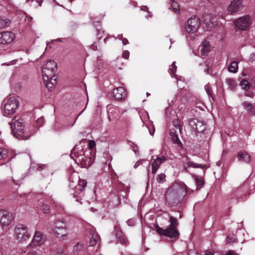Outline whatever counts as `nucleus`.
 <instances>
[{
	"label": "nucleus",
	"instance_id": "de8ad7c7",
	"mask_svg": "<svg viewBox=\"0 0 255 255\" xmlns=\"http://www.w3.org/2000/svg\"><path fill=\"white\" fill-rule=\"evenodd\" d=\"M143 161V160H138V161H137V162L134 164V166H133V167H134V168H137V167L139 165H140V164L142 163V161Z\"/></svg>",
	"mask_w": 255,
	"mask_h": 255
},
{
	"label": "nucleus",
	"instance_id": "c03bdc74",
	"mask_svg": "<svg viewBox=\"0 0 255 255\" xmlns=\"http://www.w3.org/2000/svg\"><path fill=\"white\" fill-rule=\"evenodd\" d=\"M129 56V52L128 50H125L123 52V57L126 59H128Z\"/></svg>",
	"mask_w": 255,
	"mask_h": 255
},
{
	"label": "nucleus",
	"instance_id": "79ce46f5",
	"mask_svg": "<svg viewBox=\"0 0 255 255\" xmlns=\"http://www.w3.org/2000/svg\"><path fill=\"white\" fill-rule=\"evenodd\" d=\"M235 238L234 237V235H232V236H229L228 237H227L226 238V243L227 244H230V243H233L235 241Z\"/></svg>",
	"mask_w": 255,
	"mask_h": 255
},
{
	"label": "nucleus",
	"instance_id": "f704fd0d",
	"mask_svg": "<svg viewBox=\"0 0 255 255\" xmlns=\"http://www.w3.org/2000/svg\"><path fill=\"white\" fill-rule=\"evenodd\" d=\"M240 86L244 90L249 89L250 88V85L247 80H243L240 83Z\"/></svg>",
	"mask_w": 255,
	"mask_h": 255
},
{
	"label": "nucleus",
	"instance_id": "bb28decb",
	"mask_svg": "<svg viewBox=\"0 0 255 255\" xmlns=\"http://www.w3.org/2000/svg\"><path fill=\"white\" fill-rule=\"evenodd\" d=\"M192 177L195 180L197 185V189H199L204 183V180L201 178L195 175H192Z\"/></svg>",
	"mask_w": 255,
	"mask_h": 255
},
{
	"label": "nucleus",
	"instance_id": "37998d69",
	"mask_svg": "<svg viewBox=\"0 0 255 255\" xmlns=\"http://www.w3.org/2000/svg\"><path fill=\"white\" fill-rule=\"evenodd\" d=\"M54 255H64V249L61 248L57 249L55 251Z\"/></svg>",
	"mask_w": 255,
	"mask_h": 255
},
{
	"label": "nucleus",
	"instance_id": "8fccbe9b",
	"mask_svg": "<svg viewBox=\"0 0 255 255\" xmlns=\"http://www.w3.org/2000/svg\"><path fill=\"white\" fill-rule=\"evenodd\" d=\"M27 255H38V254L35 251H31L27 253Z\"/></svg>",
	"mask_w": 255,
	"mask_h": 255
},
{
	"label": "nucleus",
	"instance_id": "4be33fe9",
	"mask_svg": "<svg viewBox=\"0 0 255 255\" xmlns=\"http://www.w3.org/2000/svg\"><path fill=\"white\" fill-rule=\"evenodd\" d=\"M210 50V44L209 41H204L202 44L201 53L203 56H207Z\"/></svg>",
	"mask_w": 255,
	"mask_h": 255
},
{
	"label": "nucleus",
	"instance_id": "09e8293b",
	"mask_svg": "<svg viewBox=\"0 0 255 255\" xmlns=\"http://www.w3.org/2000/svg\"><path fill=\"white\" fill-rule=\"evenodd\" d=\"M188 255H199V254L197 251L192 250L189 251Z\"/></svg>",
	"mask_w": 255,
	"mask_h": 255
},
{
	"label": "nucleus",
	"instance_id": "6e6d98bb",
	"mask_svg": "<svg viewBox=\"0 0 255 255\" xmlns=\"http://www.w3.org/2000/svg\"><path fill=\"white\" fill-rule=\"evenodd\" d=\"M48 210H49V208L46 206V208H43V210H44L43 213H46V212H47Z\"/></svg>",
	"mask_w": 255,
	"mask_h": 255
},
{
	"label": "nucleus",
	"instance_id": "7ed1b4c3",
	"mask_svg": "<svg viewBox=\"0 0 255 255\" xmlns=\"http://www.w3.org/2000/svg\"><path fill=\"white\" fill-rule=\"evenodd\" d=\"M169 222H170V225L165 229L159 227H156L157 232L160 235L170 238H178L179 233L177 230V227L178 225L177 220L173 217H170Z\"/></svg>",
	"mask_w": 255,
	"mask_h": 255
},
{
	"label": "nucleus",
	"instance_id": "3c124183",
	"mask_svg": "<svg viewBox=\"0 0 255 255\" xmlns=\"http://www.w3.org/2000/svg\"><path fill=\"white\" fill-rule=\"evenodd\" d=\"M122 41L123 44L124 45L129 43L128 40L126 38H123Z\"/></svg>",
	"mask_w": 255,
	"mask_h": 255
},
{
	"label": "nucleus",
	"instance_id": "4c0bfd02",
	"mask_svg": "<svg viewBox=\"0 0 255 255\" xmlns=\"http://www.w3.org/2000/svg\"><path fill=\"white\" fill-rule=\"evenodd\" d=\"M83 249V245L81 243H78L74 247L73 251L75 253H78L79 251L82 250Z\"/></svg>",
	"mask_w": 255,
	"mask_h": 255
},
{
	"label": "nucleus",
	"instance_id": "ddd939ff",
	"mask_svg": "<svg viewBox=\"0 0 255 255\" xmlns=\"http://www.w3.org/2000/svg\"><path fill=\"white\" fill-rule=\"evenodd\" d=\"M46 240V237L41 232L35 231L32 240L29 245L36 247L43 244Z\"/></svg>",
	"mask_w": 255,
	"mask_h": 255
},
{
	"label": "nucleus",
	"instance_id": "338daca9",
	"mask_svg": "<svg viewBox=\"0 0 255 255\" xmlns=\"http://www.w3.org/2000/svg\"><path fill=\"white\" fill-rule=\"evenodd\" d=\"M133 151H134V152H136V150H133Z\"/></svg>",
	"mask_w": 255,
	"mask_h": 255
},
{
	"label": "nucleus",
	"instance_id": "f3484780",
	"mask_svg": "<svg viewBox=\"0 0 255 255\" xmlns=\"http://www.w3.org/2000/svg\"><path fill=\"white\" fill-rule=\"evenodd\" d=\"M89 233L90 236V246L94 247L100 242V236L94 228L90 229Z\"/></svg>",
	"mask_w": 255,
	"mask_h": 255
},
{
	"label": "nucleus",
	"instance_id": "6e6552de",
	"mask_svg": "<svg viewBox=\"0 0 255 255\" xmlns=\"http://www.w3.org/2000/svg\"><path fill=\"white\" fill-rule=\"evenodd\" d=\"M31 234L25 226L22 224L17 225L14 229V236L18 242H24L30 238Z\"/></svg>",
	"mask_w": 255,
	"mask_h": 255
},
{
	"label": "nucleus",
	"instance_id": "473e14b6",
	"mask_svg": "<svg viewBox=\"0 0 255 255\" xmlns=\"http://www.w3.org/2000/svg\"><path fill=\"white\" fill-rule=\"evenodd\" d=\"M46 165L45 164H42V165H35L34 163H31L30 164V169H34L36 168L38 170L40 171L41 169H43L46 167Z\"/></svg>",
	"mask_w": 255,
	"mask_h": 255
},
{
	"label": "nucleus",
	"instance_id": "b1692460",
	"mask_svg": "<svg viewBox=\"0 0 255 255\" xmlns=\"http://www.w3.org/2000/svg\"><path fill=\"white\" fill-rule=\"evenodd\" d=\"M170 135L174 143L178 144L179 146H181L182 143L175 133L174 129H171L170 130Z\"/></svg>",
	"mask_w": 255,
	"mask_h": 255
},
{
	"label": "nucleus",
	"instance_id": "0eeeda50",
	"mask_svg": "<svg viewBox=\"0 0 255 255\" xmlns=\"http://www.w3.org/2000/svg\"><path fill=\"white\" fill-rule=\"evenodd\" d=\"M200 25V18L196 16H192L186 21L184 31L188 34H194L197 32Z\"/></svg>",
	"mask_w": 255,
	"mask_h": 255
},
{
	"label": "nucleus",
	"instance_id": "f03ea898",
	"mask_svg": "<svg viewBox=\"0 0 255 255\" xmlns=\"http://www.w3.org/2000/svg\"><path fill=\"white\" fill-rule=\"evenodd\" d=\"M57 68V63L52 60L47 61L42 68L43 82L45 86L50 91L54 88L57 83L55 77Z\"/></svg>",
	"mask_w": 255,
	"mask_h": 255
},
{
	"label": "nucleus",
	"instance_id": "4468645a",
	"mask_svg": "<svg viewBox=\"0 0 255 255\" xmlns=\"http://www.w3.org/2000/svg\"><path fill=\"white\" fill-rule=\"evenodd\" d=\"M14 34L11 32H3L0 33V44L10 43L14 39Z\"/></svg>",
	"mask_w": 255,
	"mask_h": 255
},
{
	"label": "nucleus",
	"instance_id": "9b49d317",
	"mask_svg": "<svg viewBox=\"0 0 255 255\" xmlns=\"http://www.w3.org/2000/svg\"><path fill=\"white\" fill-rule=\"evenodd\" d=\"M13 219L11 213L4 210H0V224L2 226H8L10 225Z\"/></svg>",
	"mask_w": 255,
	"mask_h": 255
},
{
	"label": "nucleus",
	"instance_id": "c85d7f7f",
	"mask_svg": "<svg viewBox=\"0 0 255 255\" xmlns=\"http://www.w3.org/2000/svg\"><path fill=\"white\" fill-rule=\"evenodd\" d=\"M165 115L166 118L170 120L173 117H175V112L174 111L171 110L169 108H167L165 110Z\"/></svg>",
	"mask_w": 255,
	"mask_h": 255
},
{
	"label": "nucleus",
	"instance_id": "864d4df0",
	"mask_svg": "<svg viewBox=\"0 0 255 255\" xmlns=\"http://www.w3.org/2000/svg\"><path fill=\"white\" fill-rule=\"evenodd\" d=\"M205 255H213V253L208 251H206L205 252Z\"/></svg>",
	"mask_w": 255,
	"mask_h": 255
},
{
	"label": "nucleus",
	"instance_id": "774afa93",
	"mask_svg": "<svg viewBox=\"0 0 255 255\" xmlns=\"http://www.w3.org/2000/svg\"><path fill=\"white\" fill-rule=\"evenodd\" d=\"M80 114H79L78 116H77V118H78L79 117V116L80 115Z\"/></svg>",
	"mask_w": 255,
	"mask_h": 255
},
{
	"label": "nucleus",
	"instance_id": "5701e85b",
	"mask_svg": "<svg viewBox=\"0 0 255 255\" xmlns=\"http://www.w3.org/2000/svg\"><path fill=\"white\" fill-rule=\"evenodd\" d=\"M187 166L184 167V170L185 171H187V168L190 167H192L193 168H201L203 169L207 167L206 165H202L200 164L196 163L193 161L187 162Z\"/></svg>",
	"mask_w": 255,
	"mask_h": 255
},
{
	"label": "nucleus",
	"instance_id": "6ab92c4d",
	"mask_svg": "<svg viewBox=\"0 0 255 255\" xmlns=\"http://www.w3.org/2000/svg\"><path fill=\"white\" fill-rule=\"evenodd\" d=\"M114 97L117 100L125 98L126 93L123 87H120L114 89L113 92Z\"/></svg>",
	"mask_w": 255,
	"mask_h": 255
},
{
	"label": "nucleus",
	"instance_id": "69168bd1",
	"mask_svg": "<svg viewBox=\"0 0 255 255\" xmlns=\"http://www.w3.org/2000/svg\"><path fill=\"white\" fill-rule=\"evenodd\" d=\"M129 222H130V220H128V224H129Z\"/></svg>",
	"mask_w": 255,
	"mask_h": 255
},
{
	"label": "nucleus",
	"instance_id": "20e7f679",
	"mask_svg": "<svg viewBox=\"0 0 255 255\" xmlns=\"http://www.w3.org/2000/svg\"><path fill=\"white\" fill-rule=\"evenodd\" d=\"M8 124L11 126L12 134L15 138L18 139L26 140L30 137L29 135H26L24 132V126L22 119H20L17 120L13 119L12 121L9 122Z\"/></svg>",
	"mask_w": 255,
	"mask_h": 255
},
{
	"label": "nucleus",
	"instance_id": "c756f323",
	"mask_svg": "<svg viewBox=\"0 0 255 255\" xmlns=\"http://www.w3.org/2000/svg\"><path fill=\"white\" fill-rule=\"evenodd\" d=\"M175 61L173 62L172 65L170 66L168 71L169 73L170 74L172 77H174L175 72L176 71L177 67L175 65Z\"/></svg>",
	"mask_w": 255,
	"mask_h": 255
},
{
	"label": "nucleus",
	"instance_id": "72a5a7b5",
	"mask_svg": "<svg viewBox=\"0 0 255 255\" xmlns=\"http://www.w3.org/2000/svg\"><path fill=\"white\" fill-rule=\"evenodd\" d=\"M174 78H175L177 80L176 82L178 87L180 89H183L184 88V85H185L184 82L182 80H180L176 75H174Z\"/></svg>",
	"mask_w": 255,
	"mask_h": 255
},
{
	"label": "nucleus",
	"instance_id": "9d476101",
	"mask_svg": "<svg viewBox=\"0 0 255 255\" xmlns=\"http://www.w3.org/2000/svg\"><path fill=\"white\" fill-rule=\"evenodd\" d=\"M189 125L192 129L197 132H203L206 130V125L197 119H193L189 120Z\"/></svg>",
	"mask_w": 255,
	"mask_h": 255
},
{
	"label": "nucleus",
	"instance_id": "423d86ee",
	"mask_svg": "<svg viewBox=\"0 0 255 255\" xmlns=\"http://www.w3.org/2000/svg\"><path fill=\"white\" fill-rule=\"evenodd\" d=\"M3 115L5 116L12 115L19 106V101L15 97H11L3 101Z\"/></svg>",
	"mask_w": 255,
	"mask_h": 255
},
{
	"label": "nucleus",
	"instance_id": "58836bf2",
	"mask_svg": "<svg viewBox=\"0 0 255 255\" xmlns=\"http://www.w3.org/2000/svg\"><path fill=\"white\" fill-rule=\"evenodd\" d=\"M74 154V156L77 158L78 159V160L79 161H84V158H85V156H84L82 154H81L80 155H76L75 154V148H73V150H72V153L71 154V156H72V155Z\"/></svg>",
	"mask_w": 255,
	"mask_h": 255
},
{
	"label": "nucleus",
	"instance_id": "412c9836",
	"mask_svg": "<svg viewBox=\"0 0 255 255\" xmlns=\"http://www.w3.org/2000/svg\"><path fill=\"white\" fill-rule=\"evenodd\" d=\"M238 158L239 161L249 163L251 160L250 155L245 151H240L238 154Z\"/></svg>",
	"mask_w": 255,
	"mask_h": 255
},
{
	"label": "nucleus",
	"instance_id": "49530a36",
	"mask_svg": "<svg viewBox=\"0 0 255 255\" xmlns=\"http://www.w3.org/2000/svg\"><path fill=\"white\" fill-rule=\"evenodd\" d=\"M225 255H237V254L235 251L229 250L226 252Z\"/></svg>",
	"mask_w": 255,
	"mask_h": 255
},
{
	"label": "nucleus",
	"instance_id": "4d7b16f0",
	"mask_svg": "<svg viewBox=\"0 0 255 255\" xmlns=\"http://www.w3.org/2000/svg\"><path fill=\"white\" fill-rule=\"evenodd\" d=\"M209 68H207L205 70V72L209 74Z\"/></svg>",
	"mask_w": 255,
	"mask_h": 255
},
{
	"label": "nucleus",
	"instance_id": "a18cd8bd",
	"mask_svg": "<svg viewBox=\"0 0 255 255\" xmlns=\"http://www.w3.org/2000/svg\"><path fill=\"white\" fill-rule=\"evenodd\" d=\"M96 145V143L94 140H90L89 141V147L90 149H93Z\"/></svg>",
	"mask_w": 255,
	"mask_h": 255
},
{
	"label": "nucleus",
	"instance_id": "f257e3e1",
	"mask_svg": "<svg viewBox=\"0 0 255 255\" xmlns=\"http://www.w3.org/2000/svg\"><path fill=\"white\" fill-rule=\"evenodd\" d=\"M190 189L183 182H175L167 189L165 194L166 201L171 205H176L183 199Z\"/></svg>",
	"mask_w": 255,
	"mask_h": 255
},
{
	"label": "nucleus",
	"instance_id": "e433bc0d",
	"mask_svg": "<svg viewBox=\"0 0 255 255\" xmlns=\"http://www.w3.org/2000/svg\"><path fill=\"white\" fill-rule=\"evenodd\" d=\"M165 175L163 173L158 174L156 176V180L159 183H163L165 181Z\"/></svg>",
	"mask_w": 255,
	"mask_h": 255
},
{
	"label": "nucleus",
	"instance_id": "aec40b11",
	"mask_svg": "<svg viewBox=\"0 0 255 255\" xmlns=\"http://www.w3.org/2000/svg\"><path fill=\"white\" fill-rule=\"evenodd\" d=\"M87 182L85 180L81 179H80L79 180L78 182V186H79V190L80 192L78 193V194L80 195L79 197H78V195L77 194V193L75 192V193H73V197L74 198H76V201L77 202H80L81 199V194H82V190L85 188L87 185Z\"/></svg>",
	"mask_w": 255,
	"mask_h": 255
},
{
	"label": "nucleus",
	"instance_id": "2f4dec72",
	"mask_svg": "<svg viewBox=\"0 0 255 255\" xmlns=\"http://www.w3.org/2000/svg\"><path fill=\"white\" fill-rule=\"evenodd\" d=\"M243 106L246 111L251 112H252L254 107L251 103L248 102H244L243 103Z\"/></svg>",
	"mask_w": 255,
	"mask_h": 255
},
{
	"label": "nucleus",
	"instance_id": "a211bd4d",
	"mask_svg": "<svg viewBox=\"0 0 255 255\" xmlns=\"http://www.w3.org/2000/svg\"><path fill=\"white\" fill-rule=\"evenodd\" d=\"M165 160H166V158L164 156L157 157L155 159L153 160L151 164L152 173L153 174H155L157 170L159 168L160 164Z\"/></svg>",
	"mask_w": 255,
	"mask_h": 255
},
{
	"label": "nucleus",
	"instance_id": "e2e57ef3",
	"mask_svg": "<svg viewBox=\"0 0 255 255\" xmlns=\"http://www.w3.org/2000/svg\"><path fill=\"white\" fill-rule=\"evenodd\" d=\"M174 255H181V254L180 253H178V254H175Z\"/></svg>",
	"mask_w": 255,
	"mask_h": 255
},
{
	"label": "nucleus",
	"instance_id": "f8f14e48",
	"mask_svg": "<svg viewBox=\"0 0 255 255\" xmlns=\"http://www.w3.org/2000/svg\"><path fill=\"white\" fill-rule=\"evenodd\" d=\"M234 22L237 28L244 30L250 26L251 20L249 17L245 16L236 19Z\"/></svg>",
	"mask_w": 255,
	"mask_h": 255
},
{
	"label": "nucleus",
	"instance_id": "5fc2aeb1",
	"mask_svg": "<svg viewBox=\"0 0 255 255\" xmlns=\"http://www.w3.org/2000/svg\"><path fill=\"white\" fill-rule=\"evenodd\" d=\"M117 38L119 40H122V39L124 38L123 37V34L119 35L117 37Z\"/></svg>",
	"mask_w": 255,
	"mask_h": 255
},
{
	"label": "nucleus",
	"instance_id": "bf43d9fd",
	"mask_svg": "<svg viewBox=\"0 0 255 255\" xmlns=\"http://www.w3.org/2000/svg\"><path fill=\"white\" fill-rule=\"evenodd\" d=\"M56 40L57 41H58V42H61L62 41V39L61 38H58Z\"/></svg>",
	"mask_w": 255,
	"mask_h": 255
},
{
	"label": "nucleus",
	"instance_id": "2eb2a0df",
	"mask_svg": "<svg viewBox=\"0 0 255 255\" xmlns=\"http://www.w3.org/2000/svg\"><path fill=\"white\" fill-rule=\"evenodd\" d=\"M114 232L119 243L122 244H127L128 243L127 239L124 236L123 232L121 231L119 224L115 225Z\"/></svg>",
	"mask_w": 255,
	"mask_h": 255
},
{
	"label": "nucleus",
	"instance_id": "052dcab7",
	"mask_svg": "<svg viewBox=\"0 0 255 255\" xmlns=\"http://www.w3.org/2000/svg\"><path fill=\"white\" fill-rule=\"evenodd\" d=\"M94 47H95V45H92L91 46V48H92L93 49H94Z\"/></svg>",
	"mask_w": 255,
	"mask_h": 255
},
{
	"label": "nucleus",
	"instance_id": "cd10ccee",
	"mask_svg": "<svg viewBox=\"0 0 255 255\" xmlns=\"http://www.w3.org/2000/svg\"><path fill=\"white\" fill-rule=\"evenodd\" d=\"M229 71L232 73H236L238 70V63L236 61L232 62L228 67Z\"/></svg>",
	"mask_w": 255,
	"mask_h": 255
},
{
	"label": "nucleus",
	"instance_id": "ea45409f",
	"mask_svg": "<svg viewBox=\"0 0 255 255\" xmlns=\"http://www.w3.org/2000/svg\"><path fill=\"white\" fill-rule=\"evenodd\" d=\"M205 90L207 94H208V95L209 97H211L212 98H213L212 96V91H211V86L209 84H207L206 85H205Z\"/></svg>",
	"mask_w": 255,
	"mask_h": 255
},
{
	"label": "nucleus",
	"instance_id": "39448f33",
	"mask_svg": "<svg viewBox=\"0 0 255 255\" xmlns=\"http://www.w3.org/2000/svg\"><path fill=\"white\" fill-rule=\"evenodd\" d=\"M68 229L64 221L58 219L54 223L50 233L57 238L63 240L67 236Z\"/></svg>",
	"mask_w": 255,
	"mask_h": 255
},
{
	"label": "nucleus",
	"instance_id": "393cba45",
	"mask_svg": "<svg viewBox=\"0 0 255 255\" xmlns=\"http://www.w3.org/2000/svg\"><path fill=\"white\" fill-rule=\"evenodd\" d=\"M170 6L169 7V9H171L173 12L178 13L179 12V4L177 2H175L173 0H171L169 3Z\"/></svg>",
	"mask_w": 255,
	"mask_h": 255
},
{
	"label": "nucleus",
	"instance_id": "7c9ffc66",
	"mask_svg": "<svg viewBox=\"0 0 255 255\" xmlns=\"http://www.w3.org/2000/svg\"><path fill=\"white\" fill-rule=\"evenodd\" d=\"M7 149L4 148H0V159H5L8 155Z\"/></svg>",
	"mask_w": 255,
	"mask_h": 255
},
{
	"label": "nucleus",
	"instance_id": "13d9d810",
	"mask_svg": "<svg viewBox=\"0 0 255 255\" xmlns=\"http://www.w3.org/2000/svg\"><path fill=\"white\" fill-rule=\"evenodd\" d=\"M15 61V60H12L10 62V63L9 64H6L7 65H11V64H13L14 63H13V62H14Z\"/></svg>",
	"mask_w": 255,
	"mask_h": 255
},
{
	"label": "nucleus",
	"instance_id": "c9c22d12",
	"mask_svg": "<svg viewBox=\"0 0 255 255\" xmlns=\"http://www.w3.org/2000/svg\"><path fill=\"white\" fill-rule=\"evenodd\" d=\"M173 125L176 128H179V130L180 132H181V128L179 124V122L178 119H175L172 120Z\"/></svg>",
	"mask_w": 255,
	"mask_h": 255
},
{
	"label": "nucleus",
	"instance_id": "a878e982",
	"mask_svg": "<svg viewBox=\"0 0 255 255\" xmlns=\"http://www.w3.org/2000/svg\"><path fill=\"white\" fill-rule=\"evenodd\" d=\"M11 21L7 18H0V28H4L9 26Z\"/></svg>",
	"mask_w": 255,
	"mask_h": 255
},
{
	"label": "nucleus",
	"instance_id": "603ef678",
	"mask_svg": "<svg viewBox=\"0 0 255 255\" xmlns=\"http://www.w3.org/2000/svg\"><path fill=\"white\" fill-rule=\"evenodd\" d=\"M36 122L38 124H41L42 125L43 123L44 122L43 118L41 117L40 118H39L38 119H37Z\"/></svg>",
	"mask_w": 255,
	"mask_h": 255
},
{
	"label": "nucleus",
	"instance_id": "a19ab883",
	"mask_svg": "<svg viewBox=\"0 0 255 255\" xmlns=\"http://www.w3.org/2000/svg\"><path fill=\"white\" fill-rule=\"evenodd\" d=\"M140 9L143 11H147V14L146 15H145V17L146 18H148L149 17H151V13L150 11H148V8L147 6H142L140 7Z\"/></svg>",
	"mask_w": 255,
	"mask_h": 255
},
{
	"label": "nucleus",
	"instance_id": "680f3d73",
	"mask_svg": "<svg viewBox=\"0 0 255 255\" xmlns=\"http://www.w3.org/2000/svg\"><path fill=\"white\" fill-rule=\"evenodd\" d=\"M146 95H147V96H148L149 95H150V93L147 92L146 93Z\"/></svg>",
	"mask_w": 255,
	"mask_h": 255
},
{
	"label": "nucleus",
	"instance_id": "0e129e2a",
	"mask_svg": "<svg viewBox=\"0 0 255 255\" xmlns=\"http://www.w3.org/2000/svg\"><path fill=\"white\" fill-rule=\"evenodd\" d=\"M251 55H252L253 56L255 57V54H252Z\"/></svg>",
	"mask_w": 255,
	"mask_h": 255
},
{
	"label": "nucleus",
	"instance_id": "1a4fd4ad",
	"mask_svg": "<svg viewBox=\"0 0 255 255\" xmlns=\"http://www.w3.org/2000/svg\"><path fill=\"white\" fill-rule=\"evenodd\" d=\"M140 118L143 123V126H145L148 129L149 133L153 135L155 128L151 121H149L148 113L145 111H142L139 112Z\"/></svg>",
	"mask_w": 255,
	"mask_h": 255
},
{
	"label": "nucleus",
	"instance_id": "dca6fc26",
	"mask_svg": "<svg viewBox=\"0 0 255 255\" xmlns=\"http://www.w3.org/2000/svg\"><path fill=\"white\" fill-rule=\"evenodd\" d=\"M242 8V0H234L228 6V11L231 13L237 12Z\"/></svg>",
	"mask_w": 255,
	"mask_h": 255
}]
</instances>
